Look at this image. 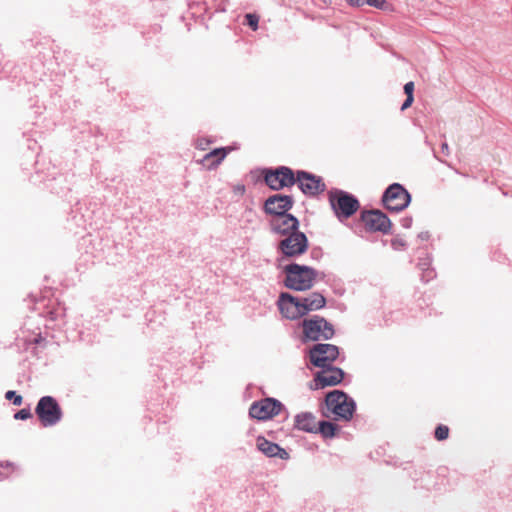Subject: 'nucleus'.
I'll return each mask as SVG.
<instances>
[{
    "label": "nucleus",
    "instance_id": "nucleus-1",
    "mask_svg": "<svg viewBox=\"0 0 512 512\" xmlns=\"http://www.w3.org/2000/svg\"><path fill=\"white\" fill-rule=\"evenodd\" d=\"M284 270L286 273V287L296 291H305L312 288L318 274L312 267L299 264L287 265Z\"/></svg>",
    "mask_w": 512,
    "mask_h": 512
},
{
    "label": "nucleus",
    "instance_id": "nucleus-2",
    "mask_svg": "<svg viewBox=\"0 0 512 512\" xmlns=\"http://www.w3.org/2000/svg\"><path fill=\"white\" fill-rule=\"evenodd\" d=\"M327 410L336 418L349 420L355 411V402L345 393L334 390L327 394L326 399Z\"/></svg>",
    "mask_w": 512,
    "mask_h": 512
},
{
    "label": "nucleus",
    "instance_id": "nucleus-3",
    "mask_svg": "<svg viewBox=\"0 0 512 512\" xmlns=\"http://www.w3.org/2000/svg\"><path fill=\"white\" fill-rule=\"evenodd\" d=\"M329 200L335 215L340 221L348 219L359 209L358 200L343 191L330 192Z\"/></svg>",
    "mask_w": 512,
    "mask_h": 512
},
{
    "label": "nucleus",
    "instance_id": "nucleus-4",
    "mask_svg": "<svg viewBox=\"0 0 512 512\" xmlns=\"http://www.w3.org/2000/svg\"><path fill=\"white\" fill-rule=\"evenodd\" d=\"M35 413L44 427L56 425L62 418V409L56 399L44 396L38 401Z\"/></svg>",
    "mask_w": 512,
    "mask_h": 512
},
{
    "label": "nucleus",
    "instance_id": "nucleus-5",
    "mask_svg": "<svg viewBox=\"0 0 512 512\" xmlns=\"http://www.w3.org/2000/svg\"><path fill=\"white\" fill-rule=\"evenodd\" d=\"M302 326L304 336L308 340L329 339L334 334L332 326L324 318L318 316L304 320Z\"/></svg>",
    "mask_w": 512,
    "mask_h": 512
},
{
    "label": "nucleus",
    "instance_id": "nucleus-6",
    "mask_svg": "<svg viewBox=\"0 0 512 512\" xmlns=\"http://www.w3.org/2000/svg\"><path fill=\"white\" fill-rule=\"evenodd\" d=\"M410 200V194L398 183L390 185L383 195L385 207L395 212L405 209L409 205Z\"/></svg>",
    "mask_w": 512,
    "mask_h": 512
},
{
    "label": "nucleus",
    "instance_id": "nucleus-7",
    "mask_svg": "<svg viewBox=\"0 0 512 512\" xmlns=\"http://www.w3.org/2000/svg\"><path fill=\"white\" fill-rule=\"evenodd\" d=\"M279 248L288 257L299 256L307 250L308 240L304 233L294 232L279 243Z\"/></svg>",
    "mask_w": 512,
    "mask_h": 512
},
{
    "label": "nucleus",
    "instance_id": "nucleus-8",
    "mask_svg": "<svg viewBox=\"0 0 512 512\" xmlns=\"http://www.w3.org/2000/svg\"><path fill=\"white\" fill-rule=\"evenodd\" d=\"M281 408L282 404L279 401L273 398H265L253 403L249 409V414L252 418L267 420L278 415Z\"/></svg>",
    "mask_w": 512,
    "mask_h": 512
},
{
    "label": "nucleus",
    "instance_id": "nucleus-9",
    "mask_svg": "<svg viewBox=\"0 0 512 512\" xmlns=\"http://www.w3.org/2000/svg\"><path fill=\"white\" fill-rule=\"evenodd\" d=\"M338 347L332 344H317L310 351L311 362L321 368H326L337 358Z\"/></svg>",
    "mask_w": 512,
    "mask_h": 512
},
{
    "label": "nucleus",
    "instance_id": "nucleus-10",
    "mask_svg": "<svg viewBox=\"0 0 512 512\" xmlns=\"http://www.w3.org/2000/svg\"><path fill=\"white\" fill-rule=\"evenodd\" d=\"M265 181L270 188L279 190L294 184L295 178L291 169L281 167L275 171L267 173Z\"/></svg>",
    "mask_w": 512,
    "mask_h": 512
},
{
    "label": "nucleus",
    "instance_id": "nucleus-11",
    "mask_svg": "<svg viewBox=\"0 0 512 512\" xmlns=\"http://www.w3.org/2000/svg\"><path fill=\"white\" fill-rule=\"evenodd\" d=\"M362 221L371 231L387 233L391 228L389 218L379 210H372L362 213Z\"/></svg>",
    "mask_w": 512,
    "mask_h": 512
},
{
    "label": "nucleus",
    "instance_id": "nucleus-12",
    "mask_svg": "<svg viewBox=\"0 0 512 512\" xmlns=\"http://www.w3.org/2000/svg\"><path fill=\"white\" fill-rule=\"evenodd\" d=\"M278 307L281 314L290 320L302 317L299 298L293 297L288 293H281L278 300Z\"/></svg>",
    "mask_w": 512,
    "mask_h": 512
},
{
    "label": "nucleus",
    "instance_id": "nucleus-13",
    "mask_svg": "<svg viewBox=\"0 0 512 512\" xmlns=\"http://www.w3.org/2000/svg\"><path fill=\"white\" fill-rule=\"evenodd\" d=\"M292 198L286 195H273L265 201V211L268 214L275 215H287L286 212L292 207Z\"/></svg>",
    "mask_w": 512,
    "mask_h": 512
},
{
    "label": "nucleus",
    "instance_id": "nucleus-14",
    "mask_svg": "<svg viewBox=\"0 0 512 512\" xmlns=\"http://www.w3.org/2000/svg\"><path fill=\"white\" fill-rule=\"evenodd\" d=\"M296 181L301 191L308 195H316L325 189L320 178L306 172H298Z\"/></svg>",
    "mask_w": 512,
    "mask_h": 512
},
{
    "label": "nucleus",
    "instance_id": "nucleus-15",
    "mask_svg": "<svg viewBox=\"0 0 512 512\" xmlns=\"http://www.w3.org/2000/svg\"><path fill=\"white\" fill-rule=\"evenodd\" d=\"M343 371L336 367H326L315 378V389H322L340 383L343 379Z\"/></svg>",
    "mask_w": 512,
    "mask_h": 512
},
{
    "label": "nucleus",
    "instance_id": "nucleus-16",
    "mask_svg": "<svg viewBox=\"0 0 512 512\" xmlns=\"http://www.w3.org/2000/svg\"><path fill=\"white\" fill-rule=\"evenodd\" d=\"M298 225V220L290 214L277 216L271 221L272 230L286 237L298 232Z\"/></svg>",
    "mask_w": 512,
    "mask_h": 512
},
{
    "label": "nucleus",
    "instance_id": "nucleus-17",
    "mask_svg": "<svg viewBox=\"0 0 512 512\" xmlns=\"http://www.w3.org/2000/svg\"><path fill=\"white\" fill-rule=\"evenodd\" d=\"M256 446L259 451L268 457H279L287 459L288 453L276 443L268 441L266 438L259 436L256 439Z\"/></svg>",
    "mask_w": 512,
    "mask_h": 512
},
{
    "label": "nucleus",
    "instance_id": "nucleus-18",
    "mask_svg": "<svg viewBox=\"0 0 512 512\" xmlns=\"http://www.w3.org/2000/svg\"><path fill=\"white\" fill-rule=\"evenodd\" d=\"M300 308L302 315L319 310L325 306L326 300L324 296L319 293H312L307 297L299 298Z\"/></svg>",
    "mask_w": 512,
    "mask_h": 512
},
{
    "label": "nucleus",
    "instance_id": "nucleus-19",
    "mask_svg": "<svg viewBox=\"0 0 512 512\" xmlns=\"http://www.w3.org/2000/svg\"><path fill=\"white\" fill-rule=\"evenodd\" d=\"M300 308L302 315L319 310L325 306L326 300L324 296L319 293H312L307 297L299 298Z\"/></svg>",
    "mask_w": 512,
    "mask_h": 512
},
{
    "label": "nucleus",
    "instance_id": "nucleus-20",
    "mask_svg": "<svg viewBox=\"0 0 512 512\" xmlns=\"http://www.w3.org/2000/svg\"><path fill=\"white\" fill-rule=\"evenodd\" d=\"M233 148H216L211 152L207 153L203 159L202 164L205 165L208 169H215L227 156V154L232 151Z\"/></svg>",
    "mask_w": 512,
    "mask_h": 512
},
{
    "label": "nucleus",
    "instance_id": "nucleus-21",
    "mask_svg": "<svg viewBox=\"0 0 512 512\" xmlns=\"http://www.w3.org/2000/svg\"><path fill=\"white\" fill-rule=\"evenodd\" d=\"M295 427L305 432H317L316 418L310 412H302L295 417Z\"/></svg>",
    "mask_w": 512,
    "mask_h": 512
},
{
    "label": "nucleus",
    "instance_id": "nucleus-22",
    "mask_svg": "<svg viewBox=\"0 0 512 512\" xmlns=\"http://www.w3.org/2000/svg\"><path fill=\"white\" fill-rule=\"evenodd\" d=\"M317 431H319L325 438H332L335 436L336 425L331 422L323 421L319 423Z\"/></svg>",
    "mask_w": 512,
    "mask_h": 512
},
{
    "label": "nucleus",
    "instance_id": "nucleus-23",
    "mask_svg": "<svg viewBox=\"0 0 512 512\" xmlns=\"http://www.w3.org/2000/svg\"><path fill=\"white\" fill-rule=\"evenodd\" d=\"M366 5L384 11H393V7L386 0H366Z\"/></svg>",
    "mask_w": 512,
    "mask_h": 512
},
{
    "label": "nucleus",
    "instance_id": "nucleus-24",
    "mask_svg": "<svg viewBox=\"0 0 512 512\" xmlns=\"http://www.w3.org/2000/svg\"><path fill=\"white\" fill-rule=\"evenodd\" d=\"M5 398L7 400H12L15 406H20L23 402L22 396L16 394V392L12 390H9L5 393Z\"/></svg>",
    "mask_w": 512,
    "mask_h": 512
},
{
    "label": "nucleus",
    "instance_id": "nucleus-25",
    "mask_svg": "<svg viewBox=\"0 0 512 512\" xmlns=\"http://www.w3.org/2000/svg\"><path fill=\"white\" fill-rule=\"evenodd\" d=\"M449 429L447 426L440 425L435 430V437L437 440H445L448 437Z\"/></svg>",
    "mask_w": 512,
    "mask_h": 512
},
{
    "label": "nucleus",
    "instance_id": "nucleus-26",
    "mask_svg": "<svg viewBox=\"0 0 512 512\" xmlns=\"http://www.w3.org/2000/svg\"><path fill=\"white\" fill-rule=\"evenodd\" d=\"M32 417V413L29 408L19 410L14 414L16 420H26Z\"/></svg>",
    "mask_w": 512,
    "mask_h": 512
},
{
    "label": "nucleus",
    "instance_id": "nucleus-27",
    "mask_svg": "<svg viewBox=\"0 0 512 512\" xmlns=\"http://www.w3.org/2000/svg\"><path fill=\"white\" fill-rule=\"evenodd\" d=\"M246 21H247V24L253 29V30H257L258 28V22H259V18L254 15V14H247L246 15Z\"/></svg>",
    "mask_w": 512,
    "mask_h": 512
},
{
    "label": "nucleus",
    "instance_id": "nucleus-28",
    "mask_svg": "<svg viewBox=\"0 0 512 512\" xmlns=\"http://www.w3.org/2000/svg\"><path fill=\"white\" fill-rule=\"evenodd\" d=\"M404 92H405L406 96H408V97H414V96H413V92H414V83H413L412 81L407 82V83L404 85Z\"/></svg>",
    "mask_w": 512,
    "mask_h": 512
},
{
    "label": "nucleus",
    "instance_id": "nucleus-29",
    "mask_svg": "<svg viewBox=\"0 0 512 512\" xmlns=\"http://www.w3.org/2000/svg\"><path fill=\"white\" fill-rule=\"evenodd\" d=\"M350 6L360 8L366 5V0H345Z\"/></svg>",
    "mask_w": 512,
    "mask_h": 512
},
{
    "label": "nucleus",
    "instance_id": "nucleus-30",
    "mask_svg": "<svg viewBox=\"0 0 512 512\" xmlns=\"http://www.w3.org/2000/svg\"><path fill=\"white\" fill-rule=\"evenodd\" d=\"M413 101H414V97L407 96L406 100L404 101V103L401 106V110L404 111L407 108H409L412 105Z\"/></svg>",
    "mask_w": 512,
    "mask_h": 512
},
{
    "label": "nucleus",
    "instance_id": "nucleus-31",
    "mask_svg": "<svg viewBox=\"0 0 512 512\" xmlns=\"http://www.w3.org/2000/svg\"><path fill=\"white\" fill-rule=\"evenodd\" d=\"M49 314L51 320H56L60 316V311H51Z\"/></svg>",
    "mask_w": 512,
    "mask_h": 512
},
{
    "label": "nucleus",
    "instance_id": "nucleus-32",
    "mask_svg": "<svg viewBox=\"0 0 512 512\" xmlns=\"http://www.w3.org/2000/svg\"><path fill=\"white\" fill-rule=\"evenodd\" d=\"M205 144H207V142H205ZM197 148L202 149V150L205 149L204 142L202 140H199L197 142Z\"/></svg>",
    "mask_w": 512,
    "mask_h": 512
},
{
    "label": "nucleus",
    "instance_id": "nucleus-33",
    "mask_svg": "<svg viewBox=\"0 0 512 512\" xmlns=\"http://www.w3.org/2000/svg\"><path fill=\"white\" fill-rule=\"evenodd\" d=\"M392 245H393L395 248H397V245H404V244H403L402 242H399L398 240H394V241L392 242Z\"/></svg>",
    "mask_w": 512,
    "mask_h": 512
},
{
    "label": "nucleus",
    "instance_id": "nucleus-34",
    "mask_svg": "<svg viewBox=\"0 0 512 512\" xmlns=\"http://www.w3.org/2000/svg\"><path fill=\"white\" fill-rule=\"evenodd\" d=\"M442 149H443V150L448 149V145H447L446 143H444V144L442 145Z\"/></svg>",
    "mask_w": 512,
    "mask_h": 512
},
{
    "label": "nucleus",
    "instance_id": "nucleus-35",
    "mask_svg": "<svg viewBox=\"0 0 512 512\" xmlns=\"http://www.w3.org/2000/svg\"><path fill=\"white\" fill-rule=\"evenodd\" d=\"M238 191L244 192V186L239 187Z\"/></svg>",
    "mask_w": 512,
    "mask_h": 512
}]
</instances>
